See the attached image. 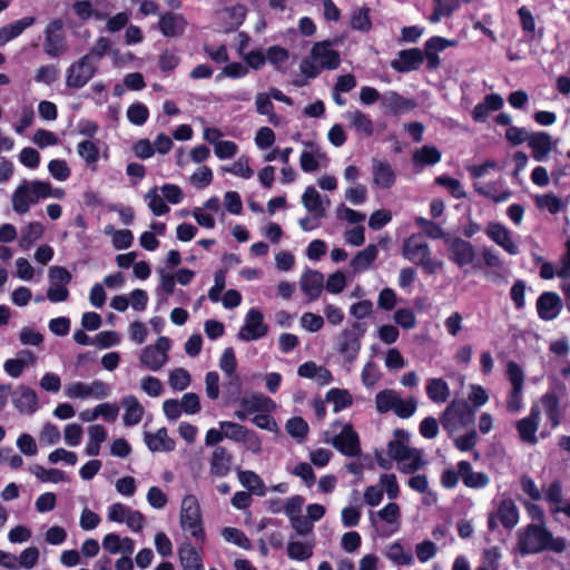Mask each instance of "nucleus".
<instances>
[{
  "mask_svg": "<svg viewBox=\"0 0 570 570\" xmlns=\"http://www.w3.org/2000/svg\"><path fill=\"white\" fill-rule=\"evenodd\" d=\"M372 183L377 188L390 189L395 184V171L385 160L372 159Z\"/></svg>",
  "mask_w": 570,
  "mask_h": 570,
  "instance_id": "nucleus-18",
  "label": "nucleus"
},
{
  "mask_svg": "<svg viewBox=\"0 0 570 570\" xmlns=\"http://www.w3.org/2000/svg\"><path fill=\"white\" fill-rule=\"evenodd\" d=\"M12 403L21 414L31 415L38 410L37 393L26 385L16 389Z\"/></svg>",
  "mask_w": 570,
  "mask_h": 570,
  "instance_id": "nucleus-19",
  "label": "nucleus"
},
{
  "mask_svg": "<svg viewBox=\"0 0 570 570\" xmlns=\"http://www.w3.org/2000/svg\"><path fill=\"white\" fill-rule=\"evenodd\" d=\"M425 464L426 462L423 460L421 451L416 449L409 455V458H406V461L399 463V470L403 473L410 474L422 469Z\"/></svg>",
  "mask_w": 570,
  "mask_h": 570,
  "instance_id": "nucleus-47",
  "label": "nucleus"
},
{
  "mask_svg": "<svg viewBox=\"0 0 570 570\" xmlns=\"http://www.w3.org/2000/svg\"><path fill=\"white\" fill-rule=\"evenodd\" d=\"M169 348L170 340L160 336L155 345H148L141 351L140 363L148 370L156 372L167 363Z\"/></svg>",
  "mask_w": 570,
  "mask_h": 570,
  "instance_id": "nucleus-9",
  "label": "nucleus"
},
{
  "mask_svg": "<svg viewBox=\"0 0 570 570\" xmlns=\"http://www.w3.org/2000/svg\"><path fill=\"white\" fill-rule=\"evenodd\" d=\"M351 127L356 134L371 137L374 134V124L371 118L360 110L350 111L345 115Z\"/></svg>",
  "mask_w": 570,
  "mask_h": 570,
  "instance_id": "nucleus-33",
  "label": "nucleus"
},
{
  "mask_svg": "<svg viewBox=\"0 0 570 570\" xmlns=\"http://www.w3.org/2000/svg\"><path fill=\"white\" fill-rule=\"evenodd\" d=\"M30 472L32 474H35L39 480H41L42 482H62V481H67V476L65 474V472H62L61 470H58V469H45L43 466H40V465H32L30 466Z\"/></svg>",
  "mask_w": 570,
  "mask_h": 570,
  "instance_id": "nucleus-42",
  "label": "nucleus"
},
{
  "mask_svg": "<svg viewBox=\"0 0 570 570\" xmlns=\"http://www.w3.org/2000/svg\"><path fill=\"white\" fill-rule=\"evenodd\" d=\"M368 8H361L355 11L351 19V27L355 30L367 31L371 28Z\"/></svg>",
  "mask_w": 570,
  "mask_h": 570,
  "instance_id": "nucleus-56",
  "label": "nucleus"
},
{
  "mask_svg": "<svg viewBox=\"0 0 570 570\" xmlns=\"http://www.w3.org/2000/svg\"><path fill=\"white\" fill-rule=\"evenodd\" d=\"M375 406L379 413L393 411L399 417L407 419L414 414L417 402L414 397L403 400L395 390H383L375 396Z\"/></svg>",
  "mask_w": 570,
  "mask_h": 570,
  "instance_id": "nucleus-3",
  "label": "nucleus"
},
{
  "mask_svg": "<svg viewBox=\"0 0 570 570\" xmlns=\"http://www.w3.org/2000/svg\"><path fill=\"white\" fill-rule=\"evenodd\" d=\"M332 445L342 454L354 458L361 454V445L357 433L354 431L352 424H345L340 432L332 440Z\"/></svg>",
  "mask_w": 570,
  "mask_h": 570,
  "instance_id": "nucleus-11",
  "label": "nucleus"
},
{
  "mask_svg": "<svg viewBox=\"0 0 570 570\" xmlns=\"http://www.w3.org/2000/svg\"><path fill=\"white\" fill-rule=\"evenodd\" d=\"M474 410L464 400H453L441 416V424L449 435L473 424Z\"/></svg>",
  "mask_w": 570,
  "mask_h": 570,
  "instance_id": "nucleus-4",
  "label": "nucleus"
},
{
  "mask_svg": "<svg viewBox=\"0 0 570 570\" xmlns=\"http://www.w3.org/2000/svg\"><path fill=\"white\" fill-rule=\"evenodd\" d=\"M49 173L57 180L63 181L70 176V168L65 160H51L48 165Z\"/></svg>",
  "mask_w": 570,
  "mask_h": 570,
  "instance_id": "nucleus-64",
  "label": "nucleus"
},
{
  "mask_svg": "<svg viewBox=\"0 0 570 570\" xmlns=\"http://www.w3.org/2000/svg\"><path fill=\"white\" fill-rule=\"evenodd\" d=\"M567 547V540L562 537L553 538L543 522L529 524L518 532V549L522 556L540 553L544 550L562 553Z\"/></svg>",
  "mask_w": 570,
  "mask_h": 570,
  "instance_id": "nucleus-1",
  "label": "nucleus"
},
{
  "mask_svg": "<svg viewBox=\"0 0 570 570\" xmlns=\"http://www.w3.org/2000/svg\"><path fill=\"white\" fill-rule=\"evenodd\" d=\"M180 525L184 531L196 539H204V528L198 500L194 495H186L181 502Z\"/></svg>",
  "mask_w": 570,
  "mask_h": 570,
  "instance_id": "nucleus-7",
  "label": "nucleus"
},
{
  "mask_svg": "<svg viewBox=\"0 0 570 570\" xmlns=\"http://www.w3.org/2000/svg\"><path fill=\"white\" fill-rule=\"evenodd\" d=\"M376 256L377 247L371 244L365 249L356 254V256L351 261V266L355 273L365 271L376 258Z\"/></svg>",
  "mask_w": 570,
  "mask_h": 570,
  "instance_id": "nucleus-39",
  "label": "nucleus"
},
{
  "mask_svg": "<svg viewBox=\"0 0 570 570\" xmlns=\"http://www.w3.org/2000/svg\"><path fill=\"white\" fill-rule=\"evenodd\" d=\"M434 10L430 16V21L439 22L443 17H450L459 7V0H434Z\"/></svg>",
  "mask_w": 570,
  "mask_h": 570,
  "instance_id": "nucleus-41",
  "label": "nucleus"
},
{
  "mask_svg": "<svg viewBox=\"0 0 570 570\" xmlns=\"http://www.w3.org/2000/svg\"><path fill=\"white\" fill-rule=\"evenodd\" d=\"M232 454L224 448L217 446L210 459V473L216 476H225L229 473Z\"/></svg>",
  "mask_w": 570,
  "mask_h": 570,
  "instance_id": "nucleus-26",
  "label": "nucleus"
},
{
  "mask_svg": "<svg viewBox=\"0 0 570 570\" xmlns=\"http://www.w3.org/2000/svg\"><path fill=\"white\" fill-rule=\"evenodd\" d=\"M63 21L56 19L46 28L43 51L50 57H59L67 50L66 38L62 33Z\"/></svg>",
  "mask_w": 570,
  "mask_h": 570,
  "instance_id": "nucleus-10",
  "label": "nucleus"
},
{
  "mask_svg": "<svg viewBox=\"0 0 570 570\" xmlns=\"http://www.w3.org/2000/svg\"><path fill=\"white\" fill-rule=\"evenodd\" d=\"M364 333V325L355 322L350 327L343 330L337 336L336 350L346 363L352 364L356 360L361 350V338Z\"/></svg>",
  "mask_w": 570,
  "mask_h": 570,
  "instance_id": "nucleus-6",
  "label": "nucleus"
},
{
  "mask_svg": "<svg viewBox=\"0 0 570 570\" xmlns=\"http://www.w3.org/2000/svg\"><path fill=\"white\" fill-rule=\"evenodd\" d=\"M149 111L148 108L140 102L132 104L127 110L128 120L137 126H141L146 122Z\"/></svg>",
  "mask_w": 570,
  "mask_h": 570,
  "instance_id": "nucleus-52",
  "label": "nucleus"
},
{
  "mask_svg": "<svg viewBox=\"0 0 570 570\" xmlns=\"http://www.w3.org/2000/svg\"><path fill=\"white\" fill-rule=\"evenodd\" d=\"M49 190V183L41 180H23L14 190L11 203L13 210L18 214H26L30 205L36 204L40 198H46Z\"/></svg>",
  "mask_w": 570,
  "mask_h": 570,
  "instance_id": "nucleus-5",
  "label": "nucleus"
},
{
  "mask_svg": "<svg viewBox=\"0 0 570 570\" xmlns=\"http://www.w3.org/2000/svg\"><path fill=\"white\" fill-rule=\"evenodd\" d=\"M39 549L36 547H29L24 549L18 558L19 568L32 569L39 559Z\"/></svg>",
  "mask_w": 570,
  "mask_h": 570,
  "instance_id": "nucleus-60",
  "label": "nucleus"
},
{
  "mask_svg": "<svg viewBox=\"0 0 570 570\" xmlns=\"http://www.w3.org/2000/svg\"><path fill=\"white\" fill-rule=\"evenodd\" d=\"M98 65L88 57L82 56L67 69L66 85L78 89L87 85L97 71Z\"/></svg>",
  "mask_w": 570,
  "mask_h": 570,
  "instance_id": "nucleus-8",
  "label": "nucleus"
},
{
  "mask_svg": "<svg viewBox=\"0 0 570 570\" xmlns=\"http://www.w3.org/2000/svg\"><path fill=\"white\" fill-rule=\"evenodd\" d=\"M393 318L397 325L406 330L413 328L416 322L414 313L409 308H399Z\"/></svg>",
  "mask_w": 570,
  "mask_h": 570,
  "instance_id": "nucleus-63",
  "label": "nucleus"
},
{
  "mask_svg": "<svg viewBox=\"0 0 570 570\" xmlns=\"http://www.w3.org/2000/svg\"><path fill=\"white\" fill-rule=\"evenodd\" d=\"M222 535L226 541L232 542L238 546L239 548H243L245 550H249L252 548L250 540L242 530L237 528H224L222 531Z\"/></svg>",
  "mask_w": 570,
  "mask_h": 570,
  "instance_id": "nucleus-44",
  "label": "nucleus"
},
{
  "mask_svg": "<svg viewBox=\"0 0 570 570\" xmlns=\"http://www.w3.org/2000/svg\"><path fill=\"white\" fill-rule=\"evenodd\" d=\"M43 227L40 223H30L20 238V246L29 248L36 240L41 238Z\"/></svg>",
  "mask_w": 570,
  "mask_h": 570,
  "instance_id": "nucleus-49",
  "label": "nucleus"
},
{
  "mask_svg": "<svg viewBox=\"0 0 570 570\" xmlns=\"http://www.w3.org/2000/svg\"><path fill=\"white\" fill-rule=\"evenodd\" d=\"M445 244L450 252V259L460 267L471 264L475 258L474 246L460 237H446Z\"/></svg>",
  "mask_w": 570,
  "mask_h": 570,
  "instance_id": "nucleus-12",
  "label": "nucleus"
},
{
  "mask_svg": "<svg viewBox=\"0 0 570 570\" xmlns=\"http://www.w3.org/2000/svg\"><path fill=\"white\" fill-rule=\"evenodd\" d=\"M380 376L377 365L372 361L365 364L361 374L362 383L367 387L374 386L379 382Z\"/></svg>",
  "mask_w": 570,
  "mask_h": 570,
  "instance_id": "nucleus-58",
  "label": "nucleus"
},
{
  "mask_svg": "<svg viewBox=\"0 0 570 570\" xmlns=\"http://www.w3.org/2000/svg\"><path fill=\"white\" fill-rule=\"evenodd\" d=\"M326 401L332 402L334 404V411L338 412L342 409L350 406L353 399L346 390L332 389L326 394Z\"/></svg>",
  "mask_w": 570,
  "mask_h": 570,
  "instance_id": "nucleus-43",
  "label": "nucleus"
},
{
  "mask_svg": "<svg viewBox=\"0 0 570 570\" xmlns=\"http://www.w3.org/2000/svg\"><path fill=\"white\" fill-rule=\"evenodd\" d=\"M535 204L539 208L548 209L551 214H557L563 207L561 198H559L554 194L537 196Z\"/></svg>",
  "mask_w": 570,
  "mask_h": 570,
  "instance_id": "nucleus-48",
  "label": "nucleus"
},
{
  "mask_svg": "<svg viewBox=\"0 0 570 570\" xmlns=\"http://www.w3.org/2000/svg\"><path fill=\"white\" fill-rule=\"evenodd\" d=\"M89 441L86 446V453L96 456L100 452V444L107 439V431L100 424L90 425L88 428Z\"/></svg>",
  "mask_w": 570,
  "mask_h": 570,
  "instance_id": "nucleus-37",
  "label": "nucleus"
},
{
  "mask_svg": "<svg viewBox=\"0 0 570 570\" xmlns=\"http://www.w3.org/2000/svg\"><path fill=\"white\" fill-rule=\"evenodd\" d=\"M299 285L302 291L307 295L309 301L316 299L324 286V276L318 271H307L301 278Z\"/></svg>",
  "mask_w": 570,
  "mask_h": 570,
  "instance_id": "nucleus-24",
  "label": "nucleus"
},
{
  "mask_svg": "<svg viewBox=\"0 0 570 570\" xmlns=\"http://www.w3.org/2000/svg\"><path fill=\"white\" fill-rule=\"evenodd\" d=\"M186 20L179 13L166 12L158 21L159 31L168 38L178 37L184 33Z\"/></svg>",
  "mask_w": 570,
  "mask_h": 570,
  "instance_id": "nucleus-21",
  "label": "nucleus"
},
{
  "mask_svg": "<svg viewBox=\"0 0 570 570\" xmlns=\"http://www.w3.org/2000/svg\"><path fill=\"white\" fill-rule=\"evenodd\" d=\"M487 235L510 255H517L519 249L511 237L509 229L500 223H490L485 230Z\"/></svg>",
  "mask_w": 570,
  "mask_h": 570,
  "instance_id": "nucleus-20",
  "label": "nucleus"
},
{
  "mask_svg": "<svg viewBox=\"0 0 570 570\" xmlns=\"http://www.w3.org/2000/svg\"><path fill=\"white\" fill-rule=\"evenodd\" d=\"M428 396L435 403H444L450 396L448 383L442 379H431L426 385Z\"/></svg>",
  "mask_w": 570,
  "mask_h": 570,
  "instance_id": "nucleus-38",
  "label": "nucleus"
},
{
  "mask_svg": "<svg viewBox=\"0 0 570 570\" xmlns=\"http://www.w3.org/2000/svg\"><path fill=\"white\" fill-rule=\"evenodd\" d=\"M441 160V153L435 146H423L415 149L412 155V161L415 166H431Z\"/></svg>",
  "mask_w": 570,
  "mask_h": 570,
  "instance_id": "nucleus-35",
  "label": "nucleus"
},
{
  "mask_svg": "<svg viewBox=\"0 0 570 570\" xmlns=\"http://www.w3.org/2000/svg\"><path fill=\"white\" fill-rule=\"evenodd\" d=\"M287 554L294 560H307L313 554V544L301 541H289L287 544Z\"/></svg>",
  "mask_w": 570,
  "mask_h": 570,
  "instance_id": "nucleus-45",
  "label": "nucleus"
},
{
  "mask_svg": "<svg viewBox=\"0 0 570 570\" xmlns=\"http://www.w3.org/2000/svg\"><path fill=\"white\" fill-rule=\"evenodd\" d=\"M122 405L125 407L124 424L127 426L138 424L144 415V407L138 399L134 395H127L122 399Z\"/></svg>",
  "mask_w": 570,
  "mask_h": 570,
  "instance_id": "nucleus-32",
  "label": "nucleus"
},
{
  "mask_svg": "<svg viewBox=\"0 0 570 570\" xmlns=\"http://www.w3.org/2000/svg\"><path fill=\"white\" fill-rule=\"evenodd\" d=\"M416 107L413 99L404 98L395 91H387L382 95L381 108L385 114L400 115Z\"/></svg>",
  "mask_w": 570,
  "mask_h": 570,
  "instance_id": "nucleus-17",
  "label": "nucleus"
},
{
  "mask_svg": "<svg viewBox=\"0 0 570 570\" xmlns=\"http://www.w3.org/2000/svg\"><path fill=\"white\" fill-rule=\"evenodd\" d=\"M78 155L88 164L95 165L99 158V148L91 140H83L77 146Z\"/></svg>",
  "mask_w": 570,
  "mask_h": 570,
  "instance_id": "nucleus-46",
  "label": "nucleus"
},
{
  "mask_svg": "<svg viewBox=\"0 0 570 570\" xmlns=\"http://www.w3.org/2000/svg\"><path fill=\"white\" fill-rule=\"evenodd\" d=\"M145 442L153 452H170L175 449V441L168 436L165 428L159 429L156 433H145Z\"/></svg>",
  "mask_w": 570,
  "mask_h": 570,
  "instance_id": "nucleus-27",
  "label": "nucleus"
},
{
  "mask_svg": "<svg viewBox=\"0 0 570 570\" xmlns=\"http://www.w3.org/2000/svg\"><path fill=\"white\" fill-rule=\"evenodd\" d=\"M402 254L410 262L420 265L428 274H434L443 265L431 258L430 247L420 234H413L404 240Z\"/></svg>",
  "mask_w": 570,
  "mask_h": 570,
  "instance_id": "nucleus-2",
  "label": "nucleus"
},
{
  "mask_svg": "<svg viewBox=\"0 0 570 570\" xmlns=\"http://www.w3.org/2000/svg\"><path fill=\"white\" fill-rule=\"evenodd\" d=\"M33 17H24L0 28V47L20 36L27 28L35 23Z\"/></svg>",
  "mask_w": 570,
  "mask_h": 570,
  "instance_id": "nucleus-29",
  "label": "nucleus"
},
{
  "mask_svg": "<svg viewBox=\"0 0 570 570\" xmlns=\"http://www.w3.org/2000/svg\"><path fill=\"white\" fill-rule=\"evenodd\" d=\"M458 468L459 474L466 487L483 488L489 483V476L482 472H473L468 461H461Z\"/></svg>",
  "mask_w": 570,
  "mask_h": 570,
  "instance_id": "nucleus-31",
  "label": "nucleus"
},
{
  "mask_svg": "<svg viewBox=\"0 0 570 570\" xmlns=\"http://www.w3.org/2000/svg\"><path fill=\"white\" fill-rule=\"evenodd\" d=\"M50 284L53 286H66L71 281V274L61 266H51L48 272Z\"/></svg>",
  "mask_w": 570,
  "mask_h": 570,
  "instance_id": "nucleus-54",
  "label": "nucleus"
},
{
  "mask_svg": "<svg viewBox=\"0 0 570 570\" xmlns=\"http://www.w3.org/2000/svg\"><path fill=\"white\" fill-rule=\"evenodd\" d=\"M178 556L184 570L203 569L200 556L190 543H183L179 547Z\"/></svg>",
  "mask_w": 570,
  "mask_h": 570,
  "instance_id": "nucleus-34",
  "label": "nucleus"
},
{
  "mask_svg": "<svg viewBox=\"0 0 570 570\" xmlns=\"http://www.w3.org/2000/svg\"><path fill=\"white\" fill-rule=\"evenodd\" d=\"M190 383V375L185 368H176L169 374V385L177 391L185 390Z\"/></svg>",
  "mask_w": 570,
  "mask_h": 570,
  "instance_id": "nucleus-55",
  "label": "nucleus"
},
{
  "mask_svg": "<svg viewBox=\"0 0 570 570\" xmlns=\"http://www.w3.org/2000/svg\"><path fill=\"white\" fill-rule=\"evenodd\" d=\"M273 401L263 394H253L242 400V405L248 411L265 410Z\"/></svg>",
  "mask_w": 570,
  "mask_h": 570,
  "instance_id": "nucleus-50",
  "label": "nucleus"
},
{
  "mask_svg": "<svg viewBox=\"0 0 570 570\" xmlns=\"http://www.w3.org/2000/svg\"><path fill=\"white\" fill-rule=\"evenodd\" d=\"M415 222L429 237L434 239L446 238L443 229L438 224L423 217H417Z\"/></svg>",
  "mask_w": 570,
  "mask_h": 570,
  "instance_id": "nucleus-62",
  "label": "nucleus"
},
{
  "mask_svg": "<svg viewBox=\"0 0 570 570\" xmlns=\"http://www.w3.org/2000/svg\"><path fill=\"white\" fill-rule=\"evenodd\" d=\"M435 183L448 188L450 193L458 199L464 198L466 196L461 183L455 178L440 176L435 178Z\"/></svg>",
  "mask_w": 570,
  "mask_h": 570,
  "instance_id": "nucleus-57",
  "label": "nucleus"
},
{
  "mask_svg": "<svg viewBox=\"0 0 570 570\" xmlns=\"http://www.w3.org/2000/svg\"><path fill=\"white\" fill-rule=\"evenodd\" d=\"M562 309V299L554 292L542 293L537 301V311L540 318L544 321L554 320Z\"/></svg>",
  "mask_w": 570,
  "mask_h": 570,
  "instance_id": "nucleus-16",
  "label": "nucleus"
},
{
  "mask_svg": "<svg viewBox=\"0 0 570 570\" xmlns=\"http://www.w3.org/2000/svg\"><path fill=\"white\" fill-rule=\"evenodd\" d=\"M264 316L258 309L248 311L245 324L238 333V338L243 341H255L266 335L267 325L264 323Z\"/></svg>",
  "mask_w": 570,
  "mask_h": 570,
  "instance_id": "nucleus-13",
  "label": "nucleus"
},
{
  "mask_svg": "<svg viewBox=\"0 0 570 570\" xmlns=\"http://www.w3.org/2000/svg\"><path fill=\"white\" fill-rule=\"evenodd\" d=\"M528 145L532 149V157L542 161L552 149L551 136L543 131L533 132L529 137Z\"/></svg>",
  "mask_w": 570,
  "mask_h": 570,
  "instance_id": "nucleus-25",
  "label": "nucleus"
},
{
  "mask_svg": "<svg viewBox=\"0 0 570 570\" xmlns=\"http://www.w3.org/2000/svg\"><path fill=\"white\" fill-rule=\"evenodd\" d=\"M311 58L325 69H335L340 65V55L332 49L331 41L317 42L311 50Z\"/></svg>",
  "mask_w": 570,
  "mask_h": 570,
  "instance_id": "nucleus-15",
  "label": "nucleus"
},
{
  "mask_svg": "<svg viewBox=\"0 0 570 570\" xmlns=\"http://www.w3.org/2000/svg\"><path fill=\"white\" fill-rule=\"evenodd\" d=\"M423 61L422 51L417 48L402 50L399 52V59L393 60L391 66L399 72L415 70Z\"/></svg>",
  "mask_w": 570,
  "mask_h": 570,
  "instance_id": "nucleus-23",
  "label": "nucleus"
},
{
  "mask_svg": "<svg viewBox=\"0 0 570 570\" xmlns=\"http://www.w3.org/2000/svg\"><path fill=\"white\" fill-rule=\"evenodd\" d=\"M540 413V407L538 405H533L529 416L523 417L517 422V430L520 439L523 442L532 445L538 442L535 433L539 428Z\"/></svg>",
  "mask_w": 570,
  "mask_h": 570,
  "instance_id": "nucleus-14",
  "label": "nucleus"
},
{
  "mask_svg": "<svg viewBox=\"0 0 570 570\" xmlns=\"http://www.w3.org/2000/svg\"><path fill=\"white\" fill-rule=\"evenodd\" d=\"M148 207L156 215L160 216L169 212V207L164 203L163 198L158 195L157 188L150 189L146 194Z\"/></svg>",
  "mask_w": 570,
  "mask_h": 570,
  "instance_id": "nucleus-53",
  "label": "nucleus"
},
{
  "mask_svg": "<svg viewBox=\"0 0 570 570\" xmlns=\"http://www.w3.org/2000/svg\"><path fill=\"white\" fill-rule=\"evenodd\" d=\"M219 426L223 430L224 438H228L234 441H240L246 431V428L243 425L230 421H223L219 423Z\"/></svg>",
  "mask_w": 570,
  "mask_h": 570,
  "instance_id": "nucleus-59",
  "label": "nucleus"
},
{
  "mask_svg": "<svg viewBox=\"0 0 570 570\" xmlns=\"http://www.w3.org/2000/svg\"><path fill=\"white\" fill-rule=\"evenodd\" d=\"M302 203L309 213L315 215V217H324L326 207L330 205L328 199H326L325 205L323 204L320 193L312 186L305 189L302 196Z\"/></svg>",
  "mask_w": 570,
  "mask_h": 570,
  "instance_id": "nucleus-28",
  "label": "nucleus"
},
{
  "mask_svg": "<svg viewBox=\"0 0 570 570\" xmlns=\"http://www.w3.org/2000/svg\"><path fill=\"white\" fill-rule=\"evenodd\" d=\"M286 431L296 439H303L307 434L308 425L302 417H293L286 423Z\"/></svg>",
  "mask_w": 570,
  "mask_h": 570,
  "instance_id": "nucleus-61",
  "label": "nucleus"
},
{
  "mask_svg": "<svg viewBox=\"0 0 570 570\" xmlns=\"http://www.w3.org/2000/svg\"><path fill=\"white\" fill-rule=\"evenodd\" d=\"M109 47V39L106 37H100L85 56L98 65L104 56L108 52Z\"/></svg>",
  "mask_w": 570,
  "mask_h": 570,
  "instance_id": "nucleus-51",
  "label": "nucleus"
},
{
  "mask_svg": "<svg viewBox=\"0 0 570 570\" xmlns=\"http://www.w3.org/2000/svg\"><path fill=\"white\" fill-rule=\"evenodd\" d=\"M395 439L390 441L387 444V453L390 458L397 463L406 461V458L414 452L416 449H412L407 444V433L403 430L394 431Z\"/></svg>",
  "mask_w": 570,
  "mask_h": 570,
  "instance_id": "nucleus-22",
  "label": "nucleus"
},
{
  "mask_svg": "<svg viewBox=\"0 0 570 570\" xmlns=\"http://www.w3.org/2000/svg\"><path fill=\"white\" fill-rule=\"evenodd\" d=\"M541 402L547 416L551 421L552 426H558L560 423V411L557 395L553 393H548L542 396Z\"/></svg>",
  "mask_w": 570,
  "mask_h": 570,
  "instance_id": "nucleus-40",
  "label": "nucleus"
},
{
  "mask_svg": "<svg viewBox=\"0 0 570 570\" xmlns=\"http://www.w3.org/2000/svg\"><path fill=\"white\" fill-rule=\"evenodd\" d=\"M497 517L503 527L512 529L519 520L518 508L511 499H505L500 503Z\"/></svg>",
  "mask_w": 570,
  "mask_h": 570,
  "instance_id": "nucleus-36",
  "label": "nucleus"
},
{
  "mask_svg": "<svg viewBox=\"0 0 570 570\" xmlns=\"http://www.w3.org/2000/svg\"><path fill=\"white\" fill-rule=\"evenodd\" d=\"M219 367L228 376V385L230 387H235V390L238 391L240 382L238 375L236 374L237 361L235 357L234 350L232 347H228L224 351L219 360Z\"/></svg>",
  "mask_w": 570,
  "mask_h": 570,
  "instance_id": "nucleus-30",
  "label": "nucleus"
}]
</instances>
